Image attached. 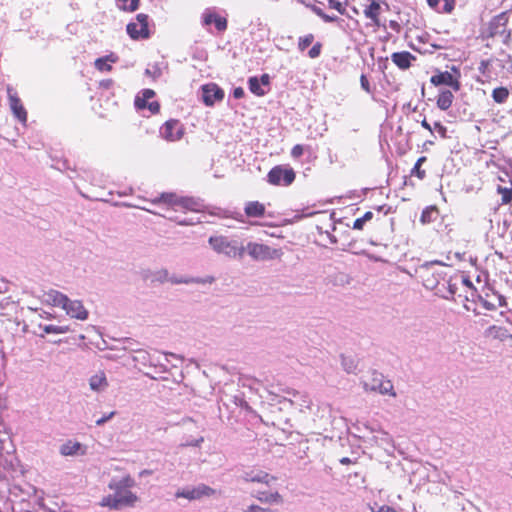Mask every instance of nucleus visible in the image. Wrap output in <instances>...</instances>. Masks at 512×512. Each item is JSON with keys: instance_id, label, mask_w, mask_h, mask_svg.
<instances>
[{"instance_id": "nucleus-11", "label": "nucleus", "mask_w": 512, "mask_h": 512, "mask_svg": "<svg viewBox=\"0 0 512 512\" xmlns=\"http://www.w3.org/2000/svg\"><path fill=\"white\" fill-rule=\"evenodd\" d=\"M7 94L9 100V106L13 113V115L23 124L27 122V112L22 105L20 98L17 95V92L11 87H7Z\"/></svg>"}, {"instance_id": "nucleus-46", "label": "nucleus", "mask_w": 512, "mask_h": 512, "mask_svg": "<svg viewBox=\"0 0 512 512\" xmlns=\"http://www.w3.org/2000/svg\"><path fill=\"white\" fill-rule=\"evenodd\" d=\"M478 301L486 310L494 311L497 308V305L494 302L487 300L483 296H479Z\"/></svg>"}, {"instance_id": "nucleus-15", "label": "nucleus", "mask_w": 512, "mask_h": 512, "mask_svg": "<svg viewBox=\"0 0 512 512\" xmlns=\"http://www.w3.org/2000/svg\"><path fill=\"white\" fill-rule=\"evenodd\" d=\"M215 281V278L213 276H206V277H191V276H183V275H176V274H170L169 282L173 285L178 284H212Z\"/></svg>"}, {"instance_id": "nucleus-7", "label": "nucleus", "mask_w": 512, "mask_h": 512, "mask_svg": "<svg viewBox=\"0 0 512 512\" xmlns=\"http://www.w3.org/2000/svg\"><path fill=\"white\" fill-rule=\"evenodd\" d=\"M128 35L134 39H145L149 37L148 15L140 13L136 16L135 22H130L126 27Z\"/></svg>"}, {"instance_id": "nucleus-54", "label": "nucleus", "mask_w": 512, "mask_h": 512, "mask_svg": "<svg viewBox=\"0 0 512 512\" xmlns=\"http://www.w3.org/2000/svg\"><path fill=\"white\" fill-rule=\"evenodd\" d=\"M244 96V90L242 87H236L233 90V97L235 99H241Z\"/></svg>"}, {"instance_id": "nucleus-26", "label": "nucleus", "mask_w": 512, "mask_h": 512, "mask_svg": "<svg viewBox=\"0 0 512 512\" xmlns=\"http://www.w3.org/2000/svg\"><path fill=\"white\" fill-rule=\"evenodd\" d=\"M454 95L450 90H441L437 98V107L442 110H448L453 102Z\"/></svg>"}, {"instance_id": "nucleus-12", "label": "nucleus", "mask_w": 512, "mask_h": 512, "mask_svg": "<svg viewBox=\"0 0 512 512\" xmlns=\"http://www.w3.org/2000/svg\"><path fill=\"white\" fill-rule=\"evenodd\" d=\"M154 95L155 92L152 89L142 90L135 98V107L139 110L148 108L152 114L158 113L160 109L159 103L157 101L148 102Z\"/></svg>"}, {"instance_id": "nucleus-61", "label": "nucleus", "mask_w": 512, "mask_h": 512, "mask_svg": "<svg viewBox=\"0 0 512 512\" xmlns=\"http://www.w3.org/2000/svg\"><path fill=\"white\" fill-rule=\"evenodd\" d=\"M151 474H152V471H151V470H147V469L142 470V471L140 472V476H144V475H151Z\"/></svg>"}, {"instance_id": "nucleus-59", "label": "nucleus", "mask_w": 512, "mask_h": 512, "mask_svg": "<svg viewBox=\"0 0 512 512\" xmlns=\"http://www.w3.org/2000/svg\"><path fill=\"white\" fill-rule=\"evenodd\" d=\"M235 403L243 408H248V404L241 398L235 397Z\"/></svg>"}, {"instance_id": "nucleus-60", "label": "nucleus", "mask_w": 512, "mask_h": 512, "mask_svg": "<svg viewBox=\"0 0 512 512\" xmlns=\"http://www.w3.org/2000/svg\"><path fill=\"white\" fill-rule=\"evenodd\" d=\"M421 125L422 127H424L425 129H427L428 131H430L431 133H433V127L424 119L422 122H421Z\"/></svg>"}, {"instance_id": "nucleus-4", "label": "nucleus", "mask_w": 512, "mask_h": 512, "mask_svg": "<svg viewBox=\"0 0 512 512\" xmlns=\"http://www.w3.org/2000/svg\"><path fill=\"white\" fill-rule=\"evenodd\" d=\"M200 22L202 27L210 33L212 32L210 29L211 25H214L219 33H223L228 27L227 18L221 16L215 8H206L201 14Z\"/></svg>"}, {"instance_id": "nucleus-44", "label": "nucleus", "mask_w": 512, "mask_h": 512, "mask_svg": "<svg viewBox=\"0 0 512 512\" xmlns=\"http://www.w3.org/2000/svg\"><path fill=\"white\" fill-rule=\"evenodd\" d=\"M328 5L330 8L337 10L340 14H346V9L339 0H328Z\"/></svg>"}, {"instance_id": "nucleus-37", "label": "nucleus", "mask_w": 512, "mask_h": 512, "mask_svg": "<svg viewBox=\"0 0 512 512\" xmlns=\"http://www.w3.org/2000/svg\"><path fill=\"white\" fill-rule=\"evenodd\" d=\"M373 218V213L371 211H367L362 217L357 218L353 223V229L362 230L365 223L370 221Z\"/></svg>"}, {"instance_id": "nucleus-48", "label": "nucleus", "mask_w": 512, "mask_h": 512, "mask_svg": "<svg viewBox=\"0 0 512 512\" xmlns=\"http://www.w3.org/2000/svg\"><path fill=\"white\" fill-rule=\"evenodd\" d=\"M433 131H436L442 138L447 137V128L444 125H442L440 122L434 123Z\"/></svg>"}, {"instance_id": "nucleus-34", "label": "nucleus", "mask_w": 512, "mask_h": 512, "mask_svg": "<svg viewBox=\"0 0 512 512\" xmlns=\"http://www.w3.org/2000/svg\"><path fill=\"white\" fill-rule=\"evenodd\" d=\"M341 366L347 373H355L357 369V361L352 356L341 355Z\"/></svg>"}, {"instance_id": "nucleus-31", "label": "nucleus", "mask_w": 512, "mask_h": 512, "mask_svg": "<svg viewBox=\"0 0 512 512\" xmlns=\"http://www.w3.org/2000/svg\"><path fill=\"white\" fill-rule=\"evenodd\" d=\"M170 273L167 269L161 268L151 273V282L164 284L169 282Z\"/></svg>"}, {"instance_id": "nucleus-27", "label": "nucleus", "mask_w": 512, "mask_h": 512, "mask_svg": "<svg viewBox=\"0 0 512 512\" xmlns=\"http://www.w3.org/2000/svg\"><path fill=\"white\" fill-rule=\"evenodd\" d=\"M244 480L246 482H259V483L269 484L270 481L275 480V477L270 476L268 473H266L264 471H258L256 473H254V472L246 473L244 476Z\"/></svg>"}, {"instance_id": "nucleus-6", "label": "nucleus", "mask_w": 512, "mask_h": 512, "mask_svg": "<svg viewBox=\"0 0 512 512\" xmlns=\"http://www.w3.org/2000/svg\"><path fill=\"white\" fill-rule=\"evenodd\" d=\"M267 178L272 185L288 186L295 180V172L292 168L275 166L269 171Z\"/></svg>"}, {"instance_id": "nucleus-22", "label": "nucleus", "mask_w": 512, "mask_h": 512, "mask_svg": "<svg viewBox=\"0 0 512 512\" xmlns=\"http://www.w3.org/2000/svg\"><path fill=\"white\" fill-rule=\"evenodd\" d=\"M381 7L377 0H371L369 6L364 9V15L366 18L372 20L374 25L380 26V15Z\"/></svg>"}, {"instance_id": "nucleus-33", "label": "nucleus", "mask_w": 512, "mask_h": 512, "mask_svg": "<svg viewBox=\"0 0 512 512\" xmlns=\"http://www.w3.org/2000/svg\"><path fill=\"white\" fill-rule=\"evenodd\" d=\"M140 0H116V5L120 10L134 12L139 7Z\"/></svg>"}, {"instance_id": "nucleus-56", "label": "nucleus", "mask_w": 512, "mask_h": 512, "mask_svg": "<svg viewBox=\"0 0 512 512\" xmlns=\"http://www.w3.org/2000/svg\"><path fill=\"white\" fill-rule=\"evenodd\" d=\"M497 300H498V306L505 307L507 305L506 298L501 294H495Z\"/></svg>"}, {"instance_id": "nucleus-41", "label": "nucleus", "mask_w": 512, "mask_h": 512, "mask_svg": "<svg viewBox=\"0 0 512 512\" xmlns=\"http://www.w3.org/2000/svg\"><path fill=\"white\" fill-rule=\"evenodd\" d=\"M426 160L425 157H420L417 162L415 163L413 169H412V173L413 174H416L418 176V178L420 179H423L425 177V171L424 170H421V165L422 163Z\"/></svg>"}, {"instance_id": "nucleus-50", "label": "nucleus", "mask_w": 512, "mask_h": 512, "mask_svg": "<svg viewBox=\"0 0 512 512\" xmlns=\"http://www.w3.org/2000/svg\"><path fill=\"white\" fill-rule=\"evenodd\" d=\"M116 414L115 411H112L104 416H102L101 418H99L98 420H96V425L97 426H102L103 424H105L107 421H109L110 419H112L114 417V415Z\"/></svg>"}, {"instance_id": "nucleus-55", "label": "nucleus", "mask_w": 512, "mask_h": 512, "mask_svg": "<svg viewBox=\"0 0 512 512\" xmlns=\"http://www.w3.org/2000/svg\"><path fill=\"white\" fill-rule=\"evenodd\" d=\"M244 512H265V509L258 505H251L247 509H245Z\"/></svg>"}, {"instance_id": "nucleus-14", "label": "nucleus", "mask_w": 512, "mask_h": 512, "mask_svg": "<svg viewBox=\"0 0 512 512\" xmlns=\"http://www.w3.org/2000/svg\"><path fill=\"white\" fill-rule=\"evenodd\" d=\"M63 310H65L66 314L71 318L81 321H85L89 316L88 310L80 300H71L69 298Z\"/></svg>"}, {"instance_id": "nucleus-5", "label": "nucleus", "mask_w": 512, "mask_h": 512, "mask_svg": "<svg viewBox=\"0 0 512 512\" xmlns=\"http://www.w3.org/2000/svg\"><path fill=\"white\" fill-rule=\"evenodd\" d=\"M215 494V490L206 484H199L194 487H184L175 493L176 498H185L189 501L200 500Z\"/></svg>"}, {"instance_id": "nucleus-21", "label": "nucleus", "mask_w": 512, "mask_h": 512, "mask_svg": "<svg viewBox=\"0 0 512 512\" xmlns=\"http://www.w3.org/2000/svg\"><path fill=\"white\" fill-rule=\"evenodd\" d=\"M367 428L372 432V433H376L374 434L371 438H370V441L372 443H374L375 445H378L380 447H386V446H391L392 447V437L385 431H382V430H379V431H376L375 429L373 428H369L367 426Z\"/></svg>"}, {"instance_id": "nucleus-10", "label": "nucleus", "mask_w": 512, "mask_h": 512, "mask_svg": "<svg viewBox=\"0 0 512 512\" xmlns=\"http://www.w3.org/2000/svg\"><path fill=\"white\" fill-rule=\"evenodd\" d=\"M153 204H166L173 208L182 207L190 208L192 200L189 198L178 197L175 193H162L158 197L151 200Z\"/></svg>"}, {"instance_id": "nucleus-45", "label": "nucleus", "mask_w": 512, "mask_h": 512, "mask_svg": "<svg viewBox=\"0 0 512 512\" xmlns=\"http://www.w3.org/2000/svg\"><path fill=\"white\" fill-rule=\"evenodd\" d=\"M322 44L320 42L315 43L312 48L308 51V56L315 59L320 56Z\"/></svg>"}, {"instance_id": "nucleus-8", "label": "nucleus", "mask_w": 512, "mask_h": 512, "mask_svg": "<svg viewBox=\"0 0 512 512\" xmlns=\"http://www.w3.org/2000/svg\"><path fill=\"white\" fill-rule=\"evenodd\" d=\"M245 250L255 260H271L278 256L277 250L272 249L268 245L255 242H249L246 248H244Z\"/></svg>"}, {"instance_id": "nucleus-24", "label": "nucleus", "mask_w": 512, "mask_h": 512, "mask_svg": "<svg viewBox=\"0 0 512 512\" xmlns=\"http://www.w3.org/2000/svg\"><path fill=\"white\" fill-rule=\"evenodd\" d=\"M486 335L500 341H505L512 338V335L509 334L505 327L496 325L488 327L486 330Z\"/></svg>"}, {"instance_id": "nucleus-38", "label": "nucleus", "mask_w": 512, "mask_h": 512, "mask_svg": "<svg viewBox=\"0 0 512 512\" xmlns=\"http://www.w3.org/2000/svg\"><path fill=\"white\" fill-rule=\"evenodd\" d=\"M314 41V35L313 34H307L305 36H302L298 40V49L300 51H304L308 46H310Z\"/></svg>"}, {"instance_id": "nucleus-63", "label": "nucleus", "mask_w": 512, "mask_h": 512, "mask_svg": "<svg viewBox=\"0 0 512 512\" xmlns=\"http://www.w3.org/2000/svg\"><path fill=\"white\" fill-rule=\"evenodd\" d=\"M390 26H391L392 28H396V27H398L399 25H398V23H397V22H395V21H391V22H390Z\"/></svg>"}, {"instance_id": "nucleus-51", "label": "nucleus", "mask_w": 512, "mask_h": 512, "mask_svg": "<svg viewBox=\"0 0 512 512\" xmlns=\"http://www.w3.org/2000/svg\"><path fill=\"white\" fill-rule=\"evenodd\" d=\"M360 83L363 90H365L367 93H371L370 83L364 74H362L360 77Z\"/></svg>"}, {"instance_id": "nucleus-9", "label": "nucleus", "mask_w": 512, "mask_h": 512, "mask_svg": "<svg viewBox=\"0 0 512 512\" xmlns=\"http://www.w3.org/2000/svg\"><path fill=\"white\" fill-rule=\"evenodd\" d=\"M184 134V127L178 120H168L160 128V135L163 139L175 142L180 140Z\"/></svg>"}, {"instance_id": "nucleus-30", "label": "nucleus", "mask_w": 512, "mask_h": 512, "mask_svg": "<svg viewBox=\"0 0 512 512\" xmlns=\"http://www.w3.org/2000/svg\"><path fill=\"white\" fill-rule=\"evenodd\" d=\"M439 216V211L435 206L426 207L421 214L420 221L422 224L434 222Z\"/></svg>"}, {"instance_id": "nucleus-13", "label": "nucleus", "mask_w": 512, "mask_h": 512, "mask_svg": "<svg viewBox=\"0 0 512 512\" xmlns=\"http://www.w3.org/2000/svg\"><path fill=\"white\" fill-rule=\"evenodd\" d=\"M201 90L202 100L207 106H213L224 97V91L215 83L203 85Z\"/></svg>"}, {"instance_id": "nucleus-58", "label": "nucleus", "mask_w": 512, "mask_h": 512, "mask_svg": "<svg viewBox=\"0 0 512 512\" xmlns=\"http://www.w3.org/2000/svg\"><path fill=\"white\" fill-rule=\"evenodd\" d=\"M440 1H441V0H427V3H428V5H429L431 8H433V9H437V10H438V9H439V8H438V5H439Z\"/></svg>"}, {"instance_id": "nucleus-47", "label": "nucleus", "mask_w": 512, "mask_h": 512, "mask_svg": "<svg viewBox=\"0 0 512 512\" xmlns=\"http://www.w3.org/2000/svg\"><path fill=\"white\" fill-rule=\"evenodd\" d=\"M315 13L321 17L325 22H335L338 20V17L333 15V16H330V15H327V13H324L321 9L319 8H315L314 9Z\"/></svg>"}, {"instance_id": "nucleus-25", "label": "nucleus", "mask_w": 512, "mask_h": 512, "mask_svg": "<svg viewBox=\"0 0 512 512\" xmlns=\"http://www.w3.org/2000/svg\"><path fill=\"white\" fill-rule=\"evenodd\" d=\"M248 217H262L265 214V206L258 201L247 202L244 208Z\"/></svg>"}, {"instance_id": "nucleus-28", "label": "nucleus", "mask_w": 512, "mask_h": 512, "mask_svg": "<svg viewBox=\"0 0 512 512\" xmlns=\"http://www.w3.org/2000/svg\"><path fill=\"white\" fill-rule=\"evenodd\" d=\"M117 61L118 57L114 53H111L107 56L96 59L94 65L99 71H110L112 67L109 63H115Z\"/></svg>"}, {"instance_id": "nucleus-17", "label": "nucleus", "mask_w": 512, "mask_h": 512, "mask_svg": "<svg viewBox=\"0 0 512 512\" xmlns=\"http://www.w3.org/2000/svg\"><path fill=\"white\" fill-rule=\"evenodd\" d=\"M89 387L92 391L101 393L104 392L108 386V380L104 371H98L92 375L89 380Z\"/></svg>"}, {"instance_id": "nucleus-32", "label": "nucleus", "mask_w": 512, "mask_h": 512, "mask_svg": "<svg viewBox=\"0 0 512 512\" xmlns=\"http://www.w3.org/2000/svg\"><path fill=\"white\" fill-rule=\"evenodd\" d=\"M256 498L264 503H279L282 501L281 495L278 492L267 493V492H258L256 494Z\"/></svg>"}, {"instance_id": "nucleus-36", "label": "nucleus", "mask_w": 512, "mask_h": 512, "mask_svg": "<svg viewBox=\"0 0 512 512\" xmlns=\"http://www.w3.org/2000/svg\"><path fill=\"white\" fill-rule=\"evenodd\" d=\"M40 328L46 334H64L70 331L69 326L44 325Z\"/></svg>"}, {"instance_id": "nucleus-43", "label": "nucleus", "mask_w": 512, "mask_h": 512, "mask_svg": "<svg viewBox=\"0 0 512 512\" xmlns=\"http://www.w3.org/2000/svg\"><path fill=\"white\" fill-rule=\"evenodd\" d=\"M371 512H397L394 508L388 505H379L374 503V505L370 506Z\"/></svg>"}, {"instance_id": "nucleus-3", "label": "nucleus", "mask_w": 512, "mask_h": 512, "mask_svg": "<svg viewBox=\"0 0 512 512\" xmlns=\"http://www.w3.org/2000/svg\"><path fill=\"white\" fill-rule=\"evenodd\" d=\"M362 387L366 392H378L382 395L396 397L393 384L390 380L384 378L381 373L374 371L369 380L361 381Z\"/></svg>"}, {"instance_id": "nucleus-53", "label": "nucleus", "mask_w": 512, "mask_h": 512, "mask_svg": "<svg viewBox=\"0 0 512 512\" xmlns=\"http://www.w3.org/2000/svg\"><path fill=\"white\" fill-rule=\"evenodd\" d=\"M145 74L148 75V76H153L154 78L156 77H159L161 72H160V69L155 67L153 70L151 69H146L145 70Z\"/></svg>"}, {"instance_id": "nucleus-40", "label": "nucleus", "mask_w": 512, "mask_h": 512, "mask_svg": "<svg viewBox=\"0 0 512 512\" xmlns=\"http://www.w3.org/2000/svg\"><path fill=\"white\" fill-rule=\"evenodd\" d=\"M498 192L501 194L502 203L508 204L512 201V189L499 186Z\"/></svg>"}, {"instance_id": "nucleus-16", "label": "nucleus", "mask_w": 512, "mask_h": 512, "mask_svg": "<svg viewBox=\"0 0 512 512\" xmlns=\"http://www.w3.org/2000/svg\"><path fill=\"white\" fill-rule=\"evenodd\" d=\"M430 82L435 86H449L456 92L460 90V82L454 79L453 75L448 71L438 72L437 74L433 75L430 79Z\"/></svg>"}, {"instance_id": "nucleus-18", "label": "nucleus", "mask_w": 512, "mask_h": 512, "mask_svg": "<svg viewBox=\"0 0 512 512\" xmlns=\"http://www.w3.org/2000/svg\"><path fill=\"white\" fill-rule=\"evenodd\" d=\"M268 84L269 76L267 74H263L260 80L257 77H250L248 80L249 90L257 96H264L266 94V90L263 86H267Z\"/></svg>"}, {"instance_id": "nucleus-52", "label": "nucleus", "mask_w": 512, "mask_h": 512, "mask_svg": "<svg viewBox=\"0 0 512 512\" xmlns=\"http://www.w3.org/2000/svg\"><path fill=\"white\" fill-rule=\"evenodd\" d=\"M204 442V438L200 437L198 439L192 440L190 442H187L183 444L184 446H193V447H200V445Z\"/></svg>"}, {"instance_id": "nucleus-2", "label": "nucleus", "mask_w": 512, "mask_h": 512, "mask_svg": "<svg viewBox=\"0 0 512 512\" xmlns=\"http://www.w3.org/2000/svg\"><path fill=\"white\" fill-rule=\"evenodd\" d=\"M209 244L215 252L231 258L241 257L244 253L243 246H239L237 241L229 240L225 236H212L209 238Z\"/></svg>"}, {"instance_id": "nucleus-42", "label": "nucleus", "mask_w": 512, "mask_h": 512, "mask_svg": "<svg viewBox=\"0 0 512 512\" xmlns=\"http://www.w3.org/2000/svg\"><path fill=\"white\" fill-rule=\"evenodd\" d=\"M443 6L438 9L439 12L442 13H451L455 6V0H441Z\"/></svg>"}, {"instance_id": "nucleus-57", "label": "nucleus", "mask_w": 512, "mask_h": 512, "mask_svg": "<svg viewBox=\"0 0 512 512\" xmlns=\"http://www.w3.org/2000/svg\"><path fill=\"white\" fill-rule=\"evenodd\" d=\"M456 286L454 284H449L448 286V295H445L444 298L450 299L455 294Z\"/></svg>"}, {"instance_id": "nucleus-49", "label": "nucleus", "mask_w": 512, "mask_h": 512, "mask_svg": "<svg viewBox=\"0 0 512 512\" xmlns=\"http://www.w3.org/2000/svg\"><path fill=\"white\" fill-rule=\"evenodd\" d=\"M304 153V146L301 144L295 145L291 150V156L293 158H300Z\"/></svg>"}, {"instance_id": "nucleus-20", "label": "nucleus", "mask_w": 512, "mask_h": 512, "mask_svg": "<svg viewBox=\"0 0 512 512\" xmlns=\"http://www.w3.org/2000/svg\"><path fill=\"white\" fill-rule=\"evenodd\" d=\"M287 393L294 398V400H290V403L296 405L300 411L311 408L312 401L306 394H301L296 390H289Z\"/></svg>"}, {"instance_id": "nucleus-29", "label": "nucleus", "mask_w": 512, "mask_h": 512, "mask_svg": "<svg viewBox=\"0 0 512 512\" xmlns=\"http://www.w3.org/2000/svg\"><path fill=\"white\" fill-rule=\"evenodd\" d=\"M82 449L81 443L69 440L61 445L60 454L63 456H74Z\"/></svg>"}, {"instance_id": "nucleus-35", "label": "nucleus", "mask_w": 512, "mask_h": 512, "mask_svg": "<svg viewBox=\"0 0 512 512\" xmlns=\"http://www.w3.org/2000/svg\"><path fill=\"white\" fill-rule=\"evenodd\" d=\"M509 94V90L506 87H497L492 91V98L496 103L502 104L507 101Z\"/></svg>"}, {"instance_id": "nucleus-64", "label": "nucleus", "mask_w": 512, "mask_h": 512, "mask_svg": "<svg viewBox=\"0 0 512 512\" xmlns=\"http://www.w3.org/2000/svg\"><path fill=\"white\" fill-rule=\"evenodd\" d=\"M465 285H471V282L468 279H463Z\"/></svg>"}, {"instance_id": "nucleus-19", "label": "nucleus", "mask_w": 512, "mask_h": 512, "mask_svg": "<svg viewBox=\"0 0 512 512\" xmlns=\"http://www.w3.org/2000/svg\"><path fill=\"white\" fill-rule=\"evenodd\" d=\"M415 59L416 57L408 51L395 52L391 55V61L402 70L408 69Z\"/></svg>"}, {"instance_id": "nucleus-23", "label": "nucleus", "mask_w": 512, "mask_h": 512, "mask_svg": "<svg viewBox=\"0 0 512 512\" xmlns=\"http://www.w3.org/2000/svg\"><path fill=\"white\" fill-rule=\"evenodd\" d=\"M46 296H47V301L49 303H51L53 306H56V307H61L62 309H64L65 305L67 304V301H68V296L57 291V290H49L47 293H46Z\"/></svg>"}, {"instance_id": "nucleus-1", "label": "nucleus", "mask_w": 512, "mask_h": 512, "mask_svg": "<svg viewBox=\"0 0 512 512\" xmlns=\"http://www.w3.org/2000/svg\"><path fill=\"white\" fill-rule=\"evenodd\" d=\"M135 485V480L130 475L120 480L113 479L108 486L114 491V494L103 497L100 505L115 510L134 506L138 501V497L130 489Z\"/></svg>"}, {"instance_id": "nucleus-62", "label": "nucleus", "mask_w": 512, "mask_h": 512, "mask_svg": "<svg viewBox=\"0 0 512 512\" xmlns=\"http://www.w3.org/2000/svg\"><path fill=\"white\" fill-rule=\"evenodd\" d=\"M340 462H341L342 464H349V463L351 462V460H350L349 458H347V457H344V458H342V459L340 460Z\"/></svg>"}, {"instance_id": "nucleus-39", "label": "nucleus", "mask_w": 512, "mask_h": 512, "mask_svg": "<svg viewBox=\"0 0 512 512\" xmlns=\"http://www.w3.org/2000/svg\"><path fill=\"white\" fill-rule=\"evenodd\" d=\"M149 354L145 350H138L136 351L135 355L133 356V360L136 363H140L142 365H146L149 361Z\"/></svg>"}]
</instances>
